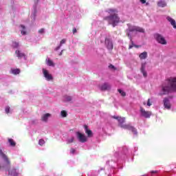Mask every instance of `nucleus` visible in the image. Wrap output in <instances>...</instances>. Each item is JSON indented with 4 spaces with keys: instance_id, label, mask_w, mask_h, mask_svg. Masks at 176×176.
<instances>
[{
    "instance_id": "9d476101",
    "label": "nucleus",
    "mask_w": 176,
    "mask_h": 176,
    "mask_svg": "<svg viewBox=\"0 0 176 176\" xmlns=\"http://www.w3.org/2000/svg\"><path fill=\"white\" fill-rule=\"evenodd\" d=\"M45 78L48 82H53V76L47 70H45Z\"/></svg>"
},
{
    "instance_id": "5701e85b",
    "label": "nucleus",
    "mask_w": 176,
    "mask_h": 176,
    "mask_svg": "<svg viewBox=\"0 0 176 176\" xmlns=\"http://www.w3.org/2000/svg\"><path fill=\"white\" fill-rule=\"evenodd\" d=\"M72 100V97L69 96H67V95H65L64 97H63V100L65 101V102H69Z\"/></svg>"
},
{
    "instance_id": "4be33fe9",
    "label": "nucleus",
    "mask_w": 176,
    "mask_h": 176,
    "mask_svg": "<svg viewBox=\"0 0 176 176\" xmlns=\"http://www.w3.org/2000/svg\"><path fill=\"white\" fill-rule=\"evenodd\" d=\"M12 74H13V75H19V74H20L21 71L20 69H12L11 70Z\"/></svg>"
},
{
    "instance_id": "a878e982",
    "label": "nucleus",
    "mask_w": 176,
    "mask_h": 176,
    "mask_svg": "<svg viewBox=\"0 0 176 176\" xmlns=\"http://www.w3.org/2000/svg\"><path fill=\"white\" fill-rule=\"evenodd\" d=\"M74 140H75L74 137L67 139V144H72V142H74Z\"/></svg>"
},
{
    "instance_id": "423d86ee",
    "label": "nucleus",
    "mask_w": 176,
    "mask_h": 176,
    "mask_svg": "<svg viewBox=\"0 0 176 176\" xmlns=\"http://www.w3.org/2000/svg\"><path fill=\"white\" fill-rule=\"evenodd\" d=\"M140 116L142 118H145L146 119H148L152 116V112L151 111H146L142 107H140Z\"/></svg>"
},
{
    "instance_id": "a211bd4d",
    "label": "nucleus",
    "mask_w": 176,
    "mask_h": 176,
    "mask_svg": "<svg viewBox=\"0 0 176 176\" xmlns=\"http://www.w3.org/2000/svg\"><path fill=\"white\" fill-rule=\"evenodd\" d=\"M9 175L18 176L19 173L16 170V168H12L11 170L9 171Z\"/></svg>"
},
{
    "instance_id": "4468645a",
    "label": "nucleus",
    "mask_w": 176,
    "mask_h": 176,
    "mask_svg": "<svg viewBox=\"0 0 176 176\" xmlns=\"http://www.w3.org/2000/svg\"><path fill=\"white\" fill-rule=\"evenodd\" d=\"M166 19L168 20V21H169V23L171 24V25L173 27V28H175V30H176L175 20H174L173 18H171L170 16H167Z\"/></svg>"
},
{
    "instance_id": "9b49d317",
    "label": "nucleus",
    "mask_w": 176,
    "mask_h": 176,
    "mask_svg": "<svg viewBox=\"0 0 176 176\" xmlns=\"http://www.w3.org/2000/svg\"><path fill=\"white\" fill-rule=\"evenodd\" d=\"M145 68H146V63H142L140 71L142 74H143V76L146 78V76H148V73H146V71H145Z\"/></svg>"
},
{
    "instance_id": "c756f323",
    "label": "nucleus",
    "mask_w": 176,
    "mask_h": 176,
    "mask_svg": "<svg viewBox=\"0 0 176 176\" xmlns=\"http://www.w3.org/2000/svg\"><path fill=\"white\" fill-rule=\"evenodd\" d=\"M146 105L147 107H151V105H152V102H151V99H148Z\"/></svg>"
},
{
    "instance_id": "dca6fc26",
    "label": "nucleus",
    "mask_w": 176,
    "mask_h": 176,
    "mask_svg": "<svg viewBox=\"0 0 176 176\" xmlns=\"http://www.w3.org/2000/svg\"><path fill=\"white\" fill-rule=\"evenodd\" d=\"M85 133L87 134L88 137H93V132H91V130H89V128H87V125L84 126Z\"/></svg>"
},
{
    "instance_id": "2f4dec72",
    "label": "nucleus",
    "mask_w": 176,
    "mask_h": 176,
    "mask_svg": "<svg viewBox=\"0 0 176 176\" xmlns=\"http://www.w3.org/2000/svg\"><path fill=\"white\" fill-rule=\"evenodd\" d=\"M6 113H9V112H10V107H6Z\"/></svg>"
},
{
    "instance_id": "ddd939ff",
    "label": "nucleus",
    "mask_w": 176,
    "mask_h": 176,
    "mask_svg": "<svg viewBox=\"0 0 176 176\" xmlns=\"http://www.w3.org/2000/svg\"><path fill=\"white\" fill-rule=\"evenodd\" d=\"M0 156H1V157L3 159H4L6 163H7V164H10V161H9V159L8 158L6 155H5L3 153V152H2V150H1V149H0Z\"/></svg>"
},
{
    "instance_id": "473e14b6",
    "label": "nucleus",
    "mask_w": 176,
    "mask_h": 176,
    "mask_svg": "<svg viewBox=\"0 0 176 176\" xmlns=\"http://www.w3.org/2000/svg\"><path fill=\"white\" fill-rule=\"evenodd\" d=\"M76 152V150L74 148H72L70 150V153H72V155H74Z\"/></svg>"
},
{
    "instance_id": "e433bc0d",
    "label": "nucleus",
    "mask_w": 176,
    "mask_h": 176,
    "mask_svg": "<svg viewBox=\"0 0 176 176\" xmlns=\"http://www.w3.org/2000/svg\"><path fill=\"white\" fill-rule=\"evenodd\" d=\"M141 3H146V0H140Z\"/></svg>"
},
{
    "instance_id": "b1692460",
    "label": "nucleus",
    "mask_w": 176,
    "mask_h": 176,
    "mask_svg": "<svg viewBox=\"0 0 176 176\" xmlns=\"http://www.w3.org/2000/svg\"><path fill=\"white\" fill-rule=\"evenodd\" d=\"M8 142L10 144V146H16V142L13 139H8Z\"/></svg>"
},
{
    "instance_id": "7c9ffc66",
    "label": "nucleus",
    "mask_w": 176,
    "mask_h": 176,
    "mask_svg": "<svg viewBox=\"0 0 176 176\" xmlns=\"http://www.w3.org/2000/svg\"><path fill=\"white\" fill-rule=\"evenodd\" d=\"M47 118H50V113H45V120H47Z\"/></svg>"
},
{
    "instance_id": "6e6552de",
    "label": "nucleus",
    "mask_w": 176,
    "mask_h": 176,
    "mask_svg": "<svg viewBox=\"0 0 176 176\" xmlns=\"http://www.w3.org/2000/svg\"><path fill=\"white\" fill-rule=\"evenodd\" d=\"M102 39H104L107 49H109V50H112V49H113V44L112 43V41L109 40V38H107V37H102Z\"/></svg>"
},
{
    "instance_id": "7ed1b4c3",
    "label": "nucleus",
    "mask_w": 176,
    "mask_h": 176,
    "mask_svg": "<svg viewBox=\"0 0 176 176\" xmlns=\"http://www.w3.org/2000/svg\"><path fill=\"white\" fill-rule=\"evenodd\" d=\"M128 28L126 29V35L129 36L131 41V45H129V49H133V47H138V46L134 45V42L131 38V32H140V34H145V29L140 27L135 26L131 24L127 25Z\"/></svg>"
},
{
    "instance_id": "f3484780",
    "label": "nucleus",
    "mask_w": 176,
    "mask_h": 176,
    "mask_svg": "<svg viewBox=\"0 0 176 176\" xmlns=\"http://www.w3.org/2000/svg\"><path fill=\"white\" fill-rule=\"evenodd\" d=\"M157 6L160 8H164L167 6V3H166V1H164V0H160L157 3Z\"/></svg>"
},
{
    "instance_id": "2eb2a0df",
    "label": "nucleus",
    "mask_w": 176,
    "mask_h": 176,
    "mask_svg": "<svg viewBox=\"0 0 176 176\" xmlns=\"http://www.w3.org/2000/svg\"><path fill=\"white\" fill-rule=\"evenodd\" d=\"M65 42H67V39H62L60 42L59 45L55 48V51L57 52L58 50H60V47L63 46V45H64V43H65Z\"/></svg>"
},
{
    "instance_id": "58836bf2",
    "label": "nucleus",
    "mask_w": 176,
    "mask_h": 176,
    "mask_svg": "<svg viewBox=\"0 0 176 176\" xmlns=\"http://www.w3.org/2000/svg\"><path fill=\"white\" fill-rule=\"evenodd\" d=\"M63 52H64V50H62V51L58 54V56H63Z\"/></svg>"
},
{
    "instance_id": "20e7f679",
    "label": "nucleus",
    "mask_w": 176,
    "mask_h": 176,
    "mask_svg": "<svg viewBox=\"0 0 176 176\" xmlns=\"http://www.w3.org/2000/svg\"><path fill=\"white\" fill-rule=\"evenodd\" d=\"M113 119H116L119 123V126L122 129H125L126 130H130L135 135H137V129L133 128V126L128 124H123L124 123V120H126L124 118L119 117V116H113Z\"/></svg>"
},
{
    "instance_id": "0eeeda50",
    "label": "nucleus",
    "mask_w": 176,
    "mask_h": 176,
    "mask_svg": "<svg viewBox=\"0 0 176 176\" xmlns=\"http://www.w3.org/2000/svg\"><path fill=\"white\" fill-rule=\"evenodd\" d=\"M77 138L80 142H86L87 141V138L85 134L80 133V132L76 133Z\"/></svg>"
},
{
    "instance_id": "79ce46f5",
    "label": "nucleus",
    "mask_w": 176,
    "mask_h": 176,
    "mask_svg": "<svg viewBox=\"0 0 176 176\" xmlns=\"http://www.w3.org/2000/svg\"><path fill=\"white\" fill-rule=\"evenodd\" d=\"M43 74L45 75V69H43Z\"/></svg>"
},
{
    "instance_id": "4c0bfd02",
    "label": "nucleus",
    "mask_w": 176,
    "mask_h": 176,
    "mask_svg": "<svg viewBox=\"0 0 176 176\" xmlns=\"http://www.w3.org/2000/svg\"><path fill=\"white\" fill-rule=\"evenodd\" d=\"M21 28H23V30H25V26H24V25H21Z\"/></svg>"
},
{
    "instance_id": "f8f14e48",
    "label": "nucleus",
    "mask_w": 176,
    "mask_h": 176,
    "mask_svg": "<svg viewBox=\"0 0 176 176\" xmlns=\"http://www.w3.org/2000/svg\"><path fill=\"white\" fill-rule=\"evenodd\" d=\"M164 102V107L166 109H171V104H170V100L168 98H166L163 100Z\"/></svg>"
},
{
    "instance_id": "6ab92c4d",
    "label": "nucleus",
    "mask_w": 176,
    "mask_h": 176,
    "mask_svg": "<svg viewBox=\"0 0 176 176\" xmlns=\"http://www.w3.org/2000/svg\"><path fill=\"white\" fill-rule=\"evenodd\" d=\"M15 53L17 55V57L19 58H22V57H25V54H24V53H22L21 52H20L19 50H16L15 52Z\"/></svg>"
},
{
    "instance_id": "39448f33",
    "label": "nucleus",
    "mask_w": 176,
    "mask_h": 176,
    "mask_svg": "<svg viewBox=\"0 0 176 176\" xmlns=\"http://www.w3.org/2000/svg\"><path fill=\"white\" fill-rule=\"evenodd\" d=\"M154 38L158 43H160V45H167V41H166V38L161 34H155Z\"/></svg>"
},
{
    "instance_id": "aec40b11",
    "label": "nucleus",
    "mask_w": 176,
    "mask_h": 176,
    "mask_svg": "<svg viewBox=\"0 0 176 176\" xmlns=\"http://www.w3.org/2000/svg\"><path fill=\"white\" fill-rule=\"evenodd\" d=\"M139 57L141 60H145L148 57V53L146 52H142L140 54Z\"/></svg>"
},
{
    "instance_id": "393cba45",
    "label": "nucleus",
    "mask_w": 176,
    "mask_h": 176,
    "mask_svg": "<svg viewBox=\"0 0 176 176\" xmlns=\"http://www.w3.org/2000/svg\"><path fill=\"white\" fill-rule=\"evenodd\" d=\"M67 115L68 113L65 110L60 111V116H62V118H67Z\"/></svg>"
},
{
    "instance_id": "cd10ccee",
    "label": "nucleus",
    "mask_w": 176,
    "mask_h": 176,
    "mask_svg": "<svg viewBox=\"0 0 176 176\" xmlns=\"http://www.w3.org/2000/svg\"><path fill=\"white\" fill-rule=\"evenodd\" d=\"M12 47H19V43L16 42V41H13L12 43Z\"/></svg>"
},
{
    "instance_id": "bb28decb",
    "label": "nucleus",
    "mask_w": 176,
    "mask_h": 176,
    "mask_svg": "<svg viewBox=\"0 0 176 176\" xmlns=\"http://www.w3.org/2000/svg\"><path fill=\"white\" fill-rule=\"evenodd\" d=\"M119 93L121 94V96H122V97H124V96H126V92L124 91L122 89H118Z\"/></svg>"
},
{
    "instance_id": "412c9836",
    "label": "nucleus",
    "mask_w": 176,
    "mask_h": 176,
    "mask_svg": "<svg viewBox=\"0 0 176 176\" xmlns=\"http://www.w3.org/2000/svg\"><path fill=\"white\" fill-rule=\"evenodd\" d=\"M109 89V85L104 83L100 87V90H108Z\"/></svg>"
},
{
    "instance_id": "f704fd0d",
    "label": "nucleus",
    "mask_w": 176,
    "mask_h": 176,
    "mask_svg": "<svg viewBox=\"0 0 176 176\" xmlns=\"http://www.w3.org/2000/svg\"><path fill=\"white\" fill-rule=\"evenodd\" d=\"M21 34L22 35H26L27 34V32H25V30H21Z\"/></svg>"
},
{
    "instance_id": "ea45409f",
    "label": "nucleus",
    "mask_w": 176,
    "mask_h": 176,
    "mask_svg": "<svg viewBox=\"0 0 176 176\" xmlns=\"http://www.w3.org/2000/svg\"><path fill=\"white\" fill-rule=\"evenodd\" d=\"M76 32V28H74V30H73V34H75Z\"/></svg>"
},
{
    "instance_id": "72a5a7b5",
    "label": "nucleus",
    "mask_w": 176,
    "mask_h": 176,
    "mask_svg": "<svg viewBox=\"0 0 176 176\" xmlns=\"http://www.w3.org/2000/svg\"><path fill=\"white\" fill-rule=\"evenodd\" d=\"M45 30L43 28L38 30L39 34H43Z\"/></svg>"
},
{
    "instance_id": "c9c22d12",
    "label": "nucleus",
    "mask_w": 176,
    "mask_h": 176,
    "mask_svg": "<svg viewBox=\"0 0 176 176\" xmlns=\"http://www.w3.org/2000/svg\"><path fill=\"white\" fill-rule=\"evenodd\" d=\"M109 68H110V69H115V66H113V65H110L109 66Z\"/></svg>"
},
{
    "instance_id": "f03ea898",
    "label": "nucleus",
    "mask_w": 176,
    "mask_h": 176,
    "mask_svg": "<svg viewBox=\"0 0 176 176\" xmlns=\"http://www.w3.org/2000/svg\"><path fill=\"white\" fill-rule=\"evenodd\" d=\"M107 12L109 16L104 17V20H107L112 27H116L120 23V18L118 16V10L110 8Z\"/></svg>"
},
{
    "instance_id": "a19ab883",
    "label": "nucleus",
    "mask_w": 176,
    "mask_h": 176,
    "mask_svg": "<svg viewBox=\"0 0 176 176\" xmlns=\"http://www.w3.org/2000/svg\"><path fill=\"white\" fill-rule=\"evenodd\" d=\"M42 120H45V116H43Z\"/></svg>"
},
{
    "instance_id": "c85d7f7f",
    "label": "nucleus",
    "mask_w": 176,
    "mask_h": 176,
    "mask_svg": "<svg viewBox=\"0 0 176 176\" xmlns=\"http://www.w3.org/2000/svg\"><path fill=\"white\" fill-rule=\"evenodd\" d=\"M38 144H39V145H41V146H43V145L45 144V140H40L38 141Z\"/></svg>"
},
{
    "instance_id": "f257e3e1",
    "label": "nucleus",
    "mask_w": 176,
    "mask_h": 176,
    "mask_svg": "<svg viewBox=\"0 0 176 176\" xmlns=\"http://www.w3.org/2000/svg\"><path fill=\"white\" fill-rule=\"evenodd\" d=\"M170 93H176V77L167 78L161 86L160 96H164Z\"/></svg>"
},
{
    "instance_id": "37998d69",
    "label": "nucleus",
    "mask_w": 176,
    "mask_h": 176,
    "mask_svg": "<svg viewBox=\"0 0 176 176\" xmlns=\"http://www.w3.org/2000/svg\"><path fill=\"white\" fill-rule=\"evenodd\" d=\"M143 104H144V105H146V102H144Z\"/></svg>"
},
{
    "instance_id": "1a4fd4ad",
    "label": "nucleus",
    "mask_w": 176,
    "mask_h": 176,
    "mask_svg": "<svg viewBox=\"0 0 176 176\" xmlns=\"http://www.w3.org/2000/svg\"><path fill=\"white\" fill-rule=\"evenodd\" d=\"M45 63L47 67H50L51 68H54L56 67V63L53 60L49 57H47L45 59Z\"/></svg>"
},
{
    "instance_id": "c03bdc74",
    "label": "nucleus",
    "mask_w": 176,
    "mask_h": 176,
    "mask_svg": "<svg viewBox=\"0 0 176 176\" xmlns=\"http://www.w3.org/2000/svg\"><path fill=\"white\" fill-rule=\"evenodd\" d=\"M1 166H0V170H1Z\"/></svg>"
}]
</instances>
